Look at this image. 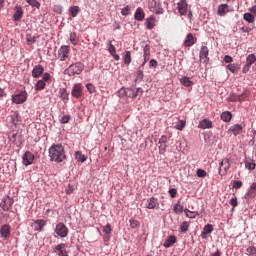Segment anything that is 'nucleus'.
Instances as JSON below:
<instances>
[{
    "mask_svg": "<svg viewBox=\"0 0 256 256\" xmlns=\"http://www.w3.org/2000/svg\"><path fill=\"white\" fill-rule=\"evenodd\" d=\"M49 157L51 161H55V163H63L65 159H67V155H65V148L61 144H53L49 148Z\"/></svg>",
    "mask_w": 256,
    "mask_h": 256,
    "instance_id": "nucleus-1",
    "label": "nucleus"
},
{
    "mask_svg": "<svg viewBox=\"0 0 256 256\" xmlns=\"http://www.w3.org/2000/svg\"><path fill=\"white\" fill-rule=\"evenodd\" d=\"M177 11L180 17L187 16V19L190 21V23L193 21V11L189 9V4L187 3V0H179V2L177 3Z\"/></svg>",
    "mask_w": 256,
    "mask_h": 256,
    "instance_id": "nucleus-2",
    "label": "nucleus"
},
{
    "mask_svg": "<svg viewBox=\"0 0 256 256\" xmlns=\"http://www.w3.org/2000/svg\"><path fill=\"white\" fill-rule=\"evenodd\" d=\"M85 69V65L81 62H76L71 64L65 71V75H69V77H74V75H81L83 70Z\"/></svg>",
    "mask_w": 256,
    "mask_h": 256,
    "instance_id": "nucleus-3",
    "label": "nucleus"
},
{
    "mask_svg": "<svg viewBox=\"0 0 256 256\" xmlns=\"http://www.w3.org/2000/svg\"><path fill=\"white\" fill-rule=\"evenodd\" d=\"M148 9L155 15H163L165 13V9H163V4L160 0H152L148 3Z\"/></svg>",
    "mask_w": 256,
    "mask_h": 256,
    "instance_id": "nucleus-4",
    "label": "nucleus"
},
{
    "mask_svg": "<svg viewBox=\"0 0 256 256\" xmlns=\"http://www.w3.org/2000/svg\"><path fill=\"white\" fill-rule=\"evenodd\" d=\"M71 51V47L69 46H62L60 47V49L58 50V54H57V59L59 61H66L69 59V53Z\"/></svg>",
    "mask_w": 256,
    "mask_h": 256,
    "instance_id": "nucleus-5",
    "label": "nucleus"
},
{
    "mask_svg": "<svg viewBox=\"0 0 256 256\" xmlns=\"http://www.w3.org/2000/svg\"><path fill=\"white\" fill-rule=\"evenodd\" d=\"M229 169H231V162H229V158H225L220 163L218 173H219V175H221V177H225V175H227V172L229 171Z\"/></svg>",
    "mask_w": 256,
    "mask_h": 256,
    "instance_id": "nucleus-6",
    "label": "nucleus"
},
{
    "mask_svg": "<svg viewBox=\"0 0 256 256\" xmlns=\"http://www.w3.org/2000/svg\"><path fill=\"white\" fill-rule=\"evenodd\" d=\"M54 231L56 235H58V237L65 238L67 237V235H69V229L67 228V226H65V224L61 222L56 225V228Z\"/></svg>",
    "mask_w": 256,
    "mask_h": 256,
    "instance_id": "nucleus-7",
    "label": "nucleus"
},
{
    "mask_svg": "<svg viewBox=\"0 0 256 256\" xmlns=\"http://www.w3.org/2000/svg\"><path fill=\"white\" fill-rule=\"evenodd\" d=\"M71 95L75 99H81L83 97V85L81 83L74 84Z\"/></svg>",
    "mask_w": 256,
    "mask_h": 256,
    "instance_id": "nucleus-8",
    "label": "nucleus"
},
{
    "mask_svg": "<svg viewBox=\"0 0 256 256\" xmlns=\"http://www.w3.org/2000/svg\"><path fill=\"white\" fill-rule=\"evenodd\" d=\"M25 101H27V92L25 91H21L12 97V103L16 105H21V103H25Z\"/></svg>",
    "mask_w": 256,
    "mask_h": 256,
    "instance_id": "nucleus-9",
    "label": "nucleus"
},
{
    "mask_svg": "<svg viewBox=\"0 0 256 256\" xmlns=\"http://www.w3.org/2000/svg\"><path fill=\"white\" fill-rule=\"evenodd\" d=\"M47 225V221L43 219L39 220H33L31 223V227L33 228L34 231H38L39 233L45 229V226Z\"/></svg>",
    "mask_w": 256,
    "mask_h": 256,
    "instance_id": "nucleus-10",
    "label": "nucleus"
},
{
    "mask_svg": "<svg viewBox=\"0 0 256 256\" xmlns=\"http://www.w3.org/2000/svg\"><path fill=\"white\" fill-rule=\"evenodd\" d=\"M33 161H35V155L31 153L30 151H26L22 156V163L25 165V167H28V165H33Z\"/></svg>",
    "mask_w": 256,
    "mask_h": 256,
    "instance_id": "nucleus-11",
    "label": "nucleus"
},
{
    "mask_svg": "<svg viewBox=\"0 0 256 256\" xmlns=\"http://www.w3.org/2000/svg\"><path fill=\"white\" fill-rule=\"evenodd\" d=\"M54 253L58 256H69L67 253V244L60 243L54 247Z\"/></svg>",
    "mask_w": 256,
    "mask_h": 256,
    "instance_id": "nucleus-12",
    "label": "nucleus"
},
{
    "mask_svg": "<svg viewBox=\"0 0 256 256\" xmlns=\"http://www.w3.org/2000/svg\"><path fill=\"white\" fill-rule=\"evenodd\" d=\"M0 236L4 240L11 237V225L9 224L2 225L0 228Z\"/></svg>",
    "mask_w": 256,
    "mask_h": 256,
    "instance_id": "nucleus-13",
    "label": "nucleus"
},
{
    "mask_svg": "<svg viewBox=\"0 0 256 256\" xmlns=\"http://www.w3.org/2000/svg\"><path fill=\"white\" fill-rule=\"evenodd\" d=\"M138 95H143V89L137 88H126V97H129L130 99H135Z\"/></svg>",
    "mask_w": 256,
    "mask_h": 256,
    "instance_id": "nucleus-14",
    "label": "nucleus"
},
{
    "mask_svg": "<svg viewBox=\"0 0 256 256\" xmlns=\"http://www.w3.org/2000/svg\"><path fill=\"white\" fill-rule=\"evenodd\" d=\"M200 61L207 63L209 61V48L207 46H202L199 53Z\"/></svg>",
    "mask_w": 256,
    "mask_h": 256,
    "instance_id": "nucleus-15",
    "label": "nucleus"
},
{
    "mask_svg": "<svg viewBox=\"0 0 256 256\" xmlns=\"http://www.w3.org/2000/svg\"><path fill=\"white\" fill-rule=\"evenodd\" d=\"M159 153L160 155H163L165 151H167V136L162 135L159 139Z\"/></svg>",
    "mask_w": 256,
    "mask_h": 256,
    "instance_id": "nucleus-16",
    "label": "nucleus"
},
{
    "mask_svg": "<svg viewBox=\"0 0 256 256\" xmlns=\"http://www.w3.org/2000/svg\"><path fill=\"white\" fill-rule=\"evenodd\" d=\"M44 72L45 68H43L41 64H38L32 70V77H34V79H39Z\"/></svg>",
    "mask_w": 256,
    "mask_h": 256,
    "instance_id": "nucleus-17",
    "label": "nucleus"
},
{
    "mask_svg": "<svg viewBox=\"0 0 256 256\" xmlns=\"http://www.w3.org/2000/svg\"><path fill=\"white\" fill-rule=\"evenodd\" d=\"M146 209H159V200L155 197H151L146 201Z\"/></svg>",
    "mask_w": 256,
    "mask_h": 256,
    "instance_id": "nucleus-18",
    "label": "nucleus"
},
{
    "mask_svg": "<svg viewBox=\"0 0 256 256\" xmlns=\"http://www.w3.org/2000/svg\"><path fill=\"white\" fill-rule=\"evenodd\" d=\"M197 43V38L193 37L191 33L186 35V39L184 40V47H193Z\"/></svg>",
    "mask_w": 256,
    "mask_h": 256,
    "instance_id": "nucleus-19",
    "label": "nucleus"
},
{
    "mask_svg": "<svg viewBox=\"0 0 256 256\" xmlns=\"http://www.w3.org/2000/svg\"><path fill=\"white\" fill-rule=\"evenodd\" d=\"M108 51L115 61H119L121 59V57H119L117 54V49L113 46L111 41L108 42Z\"/></svg>",
    "mask_w": 256,
    "mask_h": 256,
    "instance_id": "nucleus-20",
    "label": "nucleus"
},
{
    "mask_svg": "<svg viewBox=\"0 0 256 256\" xmlns=\"http://www.w3.org/2000/svg\"><path fill=\"white\" fill-rule=\"evenodd\" d=\"M199 129H213V122L210 119H203L199 122Z\"/></svg>",
    "mask_w": 256,
    "mask_h": 256,
    "instance_id": "nucleus-21",
    "label": "nucleus"
},
{
    "mask_svg": "<svg viewBox=\"0 0 256 256\" xmlns=\"http://www.w3.org/2000/svg\"><path fill=\"white\" fill-rule=\"evenodd\" d=\"M229 11V5L221 4L218 6L217 15H219V17H225Z\"/></svg>",
    "mask_w": 256,
    "mask_h": 256,
    "instance_id": "nucleus-22",
    "label": "nucleus"
},
{
    "mask_svg": "<svg viewBox=\"0 0 256 256\" xmlns=\"http://www.w3.org/2000/svg\"><path fill=\"white\" fill-rule=\"evenodd\" d=\"M144 54H143V58H144V62L142 63V67H145V64L149 61L150 59V55H151V47H149V45H145L143 48Z\"/></svg>",
    "mask_w": 256,
    "mask_h": 256,
    "instance_id": "nucleus-23",
    "label": "nucleus"
},
{
    "mask_svg": "<svg viewBox=\"0 0 256 256\" xmlns=\"http://www.w3.org/2000/svg\"><path fill=\"white\" fill-rule=\"evenodd\" d=\"M210 233H213V225L207 224L204 226L203 231L201 232L202 239H207V235H210Z\"/></svg>",
    "mask_w": 256,
    "mask_h": 256,
    "instance_id": "nucleus-24",
    "label": "nucleus"
},
{
    "mask_svg": "<svg viewBox=\"0 0 256 256\" xmlns=\"http://www.w3.org/2000/svg\"><path fill=\"white\" fill-rule=\"evenodd\" d=\"M247 99V94L237 95L231 94L228 98V101L237 102V101H245Z\"/></svg>",
    "mask_w": 256,
    "mask_h": 256,
    "instance_id": "nucleus-25",
    "label": "nucleus"
},
{
    "mask_svg": "<svg viewBox=\"0 0 256 256\" xmlns=\"http://www.w3.org/2000/svg\"><path fill=\"white\" fill-rule=\"evenodd\" d=\"M14 21H21L23 19V8L21 6L15 7V13H14Z\"/></svg>",
    "mask_w": 256,
    "mask_h": 256,
    "instance_id": "nucleus-26",
    "label": "nucleus"
},
{
    "mask_svg": "<svg viewBox=\"0 0 256 256\" xmlns=\"http://www.w3.org/2000/svg\"><path fill=\"white\" fill-rule=\"evenodd\" d=\"M229 132L233 133V135L237 137V135H240V133L243 132V126H241L240 124H235L229 129Z\"/></svg>",
    "mask_w": 256,
    "mask_h": 256,
    "instance_id": "nucleus-27",
    "label": "nucleus"
},
{
    "mask_svg": "<svg viewBox=\"0 0 256 256\" xmlns=\"http://www.w3.org/2000/svg\"><path fill=\"white\" fill-rule=\"evenodd\" d=\"M175 243H177V237L169 236L168 239L164 242L163 247H165V249H169V247H173Z\"/></svg>",
    "mask_w": 256,
    "mask_h": 256,
    "instance_id": "nucleus-28",
    "label": "nucleus"
},
{
    "mask_svg": "<svg viewBox=\"0 0 256 256\" xmlns=\"http://www.w3.org/2000/svg\"><path fill=\"white\" fill-rule=\"evenodd\" d=\"M134 18L136 21H143V19H145V11H143V8L139 7L136 9Z\"/></svg>",
    "mask_w": 256,
    "mask_h": 256,
    "instance_id": "nucleus-29",
    "label": "nucleus"
},
{
    "mask_svg": "<svg viewBox=\"0 0 256 256\" xmlns=\"http://www.w3.org/2000/svg\"><path fill=\"white\" fill-rule=\"evenodd\" d=\"M145 25L146 28L149 29V31H151V29L155 28V17L154 16H150L145 20Z\"/></svg>",
    "mask_w": 256,
    "mask_h": 256,
    "instance_id": "nucleus-30",
    "label": "nucleus"
},
{
    "mask_svg": "<svg viewBox=\"0 0 256 256\" xmlns=\"http://www.w3.org/2000/svg\"><path fill=\"white\" fill-rule=\"evenodd\" d=\"M180 83L184 85V87H193L194 85L193 80L187 76L180 78Z\"/></svg>",
    "mask_w": 256,
    "mask_h": 256,
    "instance_id": "nucleus-31",
    "label": "nucleus"
},
{
    "mask_svg": "<svg viewBox=\"0 0 256 256\" xmlns=\"http://www.w3.org/2000/svg\"><path fill=\"white\" fill-rule=\"evenodd\" d=\"M243 19H244V21H246L247 23H255V15L252 14L251 12H246V13H244Z\"/></svg>",
    "mask_w": 256,
    "mask_h": 256,
    "instance_id": "nucleus-32",
    "label": "nucleus"
},
{
    "mask_svg": "<svg viewBox=\"0 0 256 256\" xmlns=\"http://www.w3.org/2000/svg\"><path fill=\"white\" fill-rule=\"evenodd\" d=\"M231 119H233V114H231V112L225 111L221 114V120L225 123H229Z\"/></svg>",
    "mask_w": 256,
    "mask_h": 256,
    "instance_id": "nucleus-33",
    "label": "nucleus"
},
{
    "mask_svg": "<svg viewBox=\"0 0 256 256\" xmlns=\"http://www.w3.org/2000/svg\"><path fill=\"white\" fill-rule=\"evenodd\" d=\"M184 213L188 219H195L196 217H199V212L197 211H191L189 209H184Z\"/></svg>",
    "mask_w": 256,
    "mask_h": 256,
    "instance_id": "nucleus-34",
    "label": "nucleus"
},
{
    "mask_svg": "<svg viewBox=\"0 0 256 256\" xmlns=\"http://www.w3.org/2000/svg\"><path fill=\"white\" fill-rule=\"evenodd\" d=\"M11 205H13V202H11L10 199H7L1 202L0 207L3 211H9V209H11Z\"/></svg>",
    "mask_w": 256,
    "mask_h": 256,
    "instance_id": "nucleus-35",
    "label": "nucleus"
},
{
    "mask_svg": "<svg viewBox=\"0 0 256 256\" xmlns=\"http://www.w3.org/2000/svg\"><path fill=\"white\" fill-rule=\"evenodd\" d=\"M190 225L191 224L187 221L182 222L181 225L179 226V232L180 233H187L189 231Z\"/></svg>",
    "mask_w": 256,
    "mask_h": 256,
    "instance_id": "nucleus-36",
    "label": "nucleus"
},
{
    "mask_svg": "<svg viewBox=\"0 0 256 256\" xmlns=\"http://www.w3.org/2000/svg\"><path fill=\"white\" fill-rule=\"evenodd\" d=\"M75 159H76V161H79L80 163H85V161H87V156L83 155V153H81V151H76Z\"/></svg>",
    "mask_w": 256,
    "mask_h": 256,
    "instance_id": "nucleus-37",
    "label": "nucleus"
},
{
    "mask_svg": "<svg viewBox=\"0 0 256 256\" xmlns=\"http://www.w3.org/2000/svg\"><path fill=\"white\" fill-rule=\"evenodd\" d=\"M59 95H60V98L62 99V101H64V103L66 101H69V93L67 92V89H65V88L60 89Z\"/></svg>",
    "mask_w": 256,
    "mask_h": 256,
    "instance_id": "nucleus-38",
    "label": "nucleus"
},
{
    "mask_svg": "<svg viewBox=\"0 0 256 256\" xmlns=\"http://www.w3.org/2000/svg\"><path fill=\"white\" fill-rule=\"evenodd\" d=\"M173 211L176 215H181V213H183V205H181V201L174 204Z\"/></svg>",
    "mask_w": 256,
    "mask_h": 256,
    "instance_id": "nucleus-39",
    "label": "nucleus"
},
{
    "mask_svg": "<svg viewBox=\"0 0 256 256\" xmlns=\"http://www.w3.org/2000/svg\"><path fill=\"white\" fill-rule=\"evenodd\" d=\"M79 11H81V8L79 6H72L69 8V14L71 17H77L79 15Z\"/></svg>",
    "mask_w": 256,
    "mask_h": 256,
    "instance_id": "nucleus-40",
    "label": "nucleus"
},
{
    "mask_svg": "<svg viewBox=\"0 0 256 256\" xmlns=\"http://www.w3.org/2000/svg\"><path fill=\"white\" fill-rule=\"evenodd\" d=\"M123 61L126 65H131V51H125L123 56Z\"/></svg>",
    "mask_w": 256,
    "mask_h": 256,
    "instance_id": "nucleus-41",
    "label": "nucleus"
},
{
    "mask_svg": "<svg viewBox=\"0 0 256 256\" xmlns=\"http://www.w3.org/2000/svg\"><path fill=\"white\" fill-rule=\"evenodd\" d=\"M10 121L13 125H17V123H19V112H12L10 115Z\"/></svg>",
    "mask_w": 256,
    "mask_h": 256,
    "instance_id": "nucleus-42",
    "label": "nucleus"
},
{
    "mask_svg": "<svg viewBox=\"0 0 256 256\" xmlns=\"http://www.w3.org/2000/svg\"><path fill=\"white\" fill-rule=\"evenodd\" d=\"M245 167H246V169H248V171H255V167H256L255 161L246 160L245 161Z\"/></svg>",
    "mask_w": 256,
    "mask_h": 256,
    "instance_id": "nucleus-43",
    "label": "nucleus"
},
{
    "mask_svg": "<svg viewBox=\"0 0 256 256\" xmlns=\"http://www.w3.org/2000/svg\"><path fill=\"white\" fill-rule=\"evenodd\" d=\"M256 61V56L255 54H249L247 57H246V65L250 66L253 65V63H255Z\"/></svg>",
    "mask_w": 256,
    "mask_h": 256,
    "instance_id": "nucleus-44",
    "label": "nucleus"
},
{
    "mask_svg": "<svg viewBox=\"0 0 256 256\" xmlns=\"http://www.w3.org/2000/svg\"><path fill=\"white\" fill-rule=\"evenodd\" d=\"M47 84L43 81V80H39L36 84H35V90L36 91H43V89H45V86Z\"/></svg>",
    "mask_w": 256,
    "mask_h": 256,
    "instance_id": "nucleus-45",
    "label": "nucleus"
},
{
    "mask_svg": "<svg viewBox=\"0 0 256 256\" xmlns=\"http://www.w3.org/2000/svg\"><path fill=\"white\" fill-rule=\"evenodd\" d=\"M70 42L72 43V45L79 44V37H77V34L75 32L70 33Z\"/></svg>",
    "mask_w": 256,
    "mask_h": 256,
    "instance_id": "nucleus-46",
    "label": "nucleus"
},
{
    "mask_svg": "<svg viewBox=\"0 0 256 256\" xmlns=\"http://www.w3.org/2000/svg\"><path fill=\"white\" fill-rule=\"evenodd\" d=\"M26 3H28V5H30V7H36V9H39L41 7V3H39V1L37 0H25Z\"/></svg>",
    "mask_w": 256,
    "mask_h": 256,
    "instance_id": "nucleus-47",
    "label": "nucleus"
},
{
    "mask_svg": "<svg viewBox=\"0 0 256 256\" xmlns=\"http://www.w3.org/2000/svg\"><path fill=\"white\" fill-rule=\"evenodd\" d=\"M232 187L233 189H241L243 187V182L239 180L232 181Z\"/></svg>",
    "mask_w": 256,
    "mask_h": 256,
    "instance_id": "nucleus-48",
    "label": "nucleus"
},
{
    "mask_svg": "<svg viewBox=\"0 0 256 256\" xmlns=\"http://www.w3.org/2000/svg\"><path fill=\"white\" fill-rule=\"evenodd\" d=\"M227 69L231 73H237L239 71V68H237V64H229V65H227Z\"/></svg>",
    "mask_w": 256,
    "mask_h": 256,
    "instance_id": "nucleus-49",
    "label": "nucleus"
},
{
    "mask_svg": "<svg viewBox=\"0 0 256 256\" xmlns=\"http://www.w3.org/2000/svg\"><path fill=\"white\" fill-rule=\"evenodd\" d=\"M197 177H200L201 179H205L207 177V172L203 169H198L196 172Z\"/></svg>",
    "mask_w": 256,
    "mask_h": 256,
    "instance_id": "nucleus-50",
    "label": "nucleus"
},
{
    "mask_svg": "<svg viewBox=\"0 0 256 256\" xmlns=\"http://www.w3.org/2000/svg\"><path fill=\"white\" fill-rule=\"evenodd\" d=\"M176 129H178V131H183V129H185V121L179 120L176 124Z\"/></svg>",
    "mask_w": 256,
    "mask_h": 256,
    "instance_id": "nucleus-51",
    "label": "nucleus"
},
{
    "mask_svg": "<svg viewBox=\"0 0 256 256\" xmlns=\"http://www.w3.org/2000/svg\"><path fill=\"white\" fill-rule=\"evenodd\" d=\"M129 223H130L131 229H137L139 227V221L135 219H130Z\"/></svg>",
    "mask_w": 256,
    "mask_h": 256,
    "instance_id": "nucleus-52",
    "label": "nucleus"
},
{
    "mask_svg": "<svg viewBox=\"0 0 256 256\" xmlns=\"http://www.w3.org/2000/svg\"><path fill=\"white\" fill-rule=\"evenodd\" d=\"M117 95L119 97H127V88H121L118 92Z\"/></svg>",
    "mask_w": 256,
    "mask_h": 256,
    "instance_id": "nucleus-53",
    "label": "nucleus"
},
{
    "mask_svg": "<svg viewBox=\"0 0 256 256\" xmlns=\"http://www.w3.org/2000/svg\"><path fill=\"white\" fill-rule=\"evenodd\" d=\"M69 121H71V116L70 115H64L60 119V122L63 123V124L69 123Z\"/></svg>",
    "mask_w": 256,
    "mask_h": 256,
    "instance_id": "nucleus-54",
    "label": "nucleus"
},
{
    "mask_svg": "<svg viewBox=\"0 0 256 256\" xmlns=\"http://www.w3.org/2000/svg\"><path fill=\"white\" fill-rule=\"evenodd\" d=\"M42 81L44 82V83H47V82H49V81H51V74H49V73H44L43 74V76H42Z\"/></svg>",
    "mask_w": 256,
    "mask_h": 256,
    "instance_id": "nucleus-55",
    "label": "nucleus"
},
{
    "mask_svg": "<svg viewBox=\"0 0 256 256\" xmlns=\"http://www.w3.org/2000/svg\"><path fill=\"white\" fill-rule=\"evenodd\" d=\"M111 224H107L104 228H103V232L106 234V235H111Z\"/></svg>",
    "mask_w": 256,
    "mask_h": 256,
    "instance_id": "nucleus-56",
    "label": "nucleus"
},
{
    "mask_svg": "<svg viewBox=\"0 0 256 256\" xmlns=\"http://www.w3.org/2000/svg\"><path fill=\"white\" fill-rule=\"evenodd\" d=\"M248 255H256V248L255 246H250L247 248Z\"/></svg>",
    "mask_w": 256,
    "mask_h": 256,
    "instance_id": "nucleus-57",
    "label": "nucleus"
},
{
    "mask_svg": "<svg viewBox=\"0 0 256 256\" xmlns=\"http://www.w3.org/2000/svg\"><path fill=\"white\" fill-rule=\"evenodd\" d=\"M157 65H159V63L157 62V60L155 59H151L150 62H149V67L153 68V69H156Z\"/></svg>",
    "mask_w": 256,
    "mask_h": 256,
    "instance_id": "nucleus-58",
    "label": "nucleus"
},
{
    "mask_svg": "<svg viewBox=\"0 0 256 256\" xmlns=\"http://www.w3.org/2000/svg\"><path fill=\"white\" fill-rule=\"evenodd\" d=\"M169 195H170V197H172V199H175V197H177V189L171 188L169 190Z\"/></svg>",
    "mask_w": 256,
    "mask_h": 256,
    "instance_id": "nucleus-59",
    "label": "nucleus"
},
{
    "mask_svg": "<svg viewBox=\"0 0 256 256\" xmlns=\"http://www.w3.org/2000/svg\"><path fill=\"white\" fill-rule=\"evenodd\" d=\"M86 89H88L89 93H95V86L91 83L86 85Z\"/></svg>",
    "mask_w": 256,
    "mask_h": 256,
    "instance_id": "nucleus-60",
    "label": "nucleus"
},
{
    "mask_svg": "<svg viewBox=\"0 0 256 256\" xmlns=\"http://www.w3.org/2000/svg\"><path fill=\"white\" fill-rule=\"evenodd\" d=\"M129 11H131V9L129 8V6H126L122 9L121 13L124 17H127V15H129Z\"/></svg>",
    "mask_w": 256,
    "mask_h": 256,
    "instance_id": "nucleus-61",
    "label": "nucleus"
},
{
    "mask_svg": "<svg viewBox=\"0 0 256 256\" xmlns=\"http://www.w3.org/2000/svg\"><path fill=\"white\" fill-rule=\"evenodd\" d=\"M230 205L232 207H237V205H239V202L237 201V197L230 199Z\"/></svg>",
    "mask_w": 256,
    "mask_h": 256,
    "instance_id": "nucleus-62",
    "label": "nucleus"
},
{
    "mask_svg": "<svg viewBox=\"0 0 256 256\" xmlns=\"http://www.w3.org/2000/svg\"><path fill=\"white\" fill-rule=\"evenodd\" d=\"M35 41H36L35 37H33V36L27 37L28 45H33V43H35Z\"/></svg>",
    "mask_w": 256,
    "mask_h": 256,
    "instance_id": "nucleus-63",
    "label": "nucleus"
},
{
    "mask_svg": "<svg viewBox=\"0 0 256 256\" xmlns=\"http://www.w3.org/2000/svg\"><path fill=\"white\" fill-rule=\"evenodd\" d=\"M248 11H250V13H251L252 15H256V5L250 7V8L248 9Z\"/></svg>",
    "mask_w": 256,
    "mask_h": 256,
    "instance_id": "nucleus-64",
    "label": "nucleus"
}]
</instances>
